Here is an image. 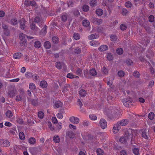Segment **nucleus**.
Returning a JSON list of instances; mask_svg holds the SVG:
<instances>
[{
  "instance_id": "1",
  "label": "nucleus",
  "mask_w": 155,
  "mask_h": 155,
  "mask_svg": "<svg viewBox=\"0 0 155 155\" xmlns=\"http://www.w3.org/2000/svg\"><path fill=\"white\" fill-rule=\"evenodd\" d=\"M132 129L126 130L124 131V136L121 137L119 139V141L121 143H125L127 140L131 139V143L132 144L135 143L133 137V131Z\"/></svg>"
},
{
  "instance_id": "2",
  "label": "nucleus",
  "mask_w": 155,
  "mask_h": 155,
  "mask_svg": "<svg viewBox=\"0 0 155 155\" xmlns=\"http://www.w3.org/2000/svg\"><path fill=\"white\" fill-rule=\"evenodd\" d=\"M108 110L106 111V114L111 120H113L114 118H116L118 117V114L119 113V111L118 109L113 108L111 109Z\"/></svg>"
},
{
  "instance_id": "3",
  "label": "nucleus",
  "mask_w": 155,
  "mask_h": 155,
  "mask_svg": "<svg viewBox=\"0 0 155 155\" xmlns=\"http://www.w3.org/2000/svg\"><path fill=\"white\" fill-rule=\"evenodd\" d=\"M17 93L16 89L14 87H11L8 92V96L10 97H14Z\"/></svg>"
},
{
  "instance_id": "4",
  "label": "nucleus",
  "mask_w": 155,
  "mask_h": 155,
  "mask_svg": "<svg viewBox=\"0 0 155 155\" xmlns=\"http://www.w3.org/2000/svg\"><path fill=\"white\" fill-rule=\"evenodd\" d=\"M133 100L130 97L127 98V99H124L122 100V102L124 106L126 107H129L130 104L132 103Z\"/></svg>"
},
{
  "instance_id": "5",
  "label": "nucleus",
  "mask_w": 155,
  "mask_h": 155,
  "mask_svg": "<svg viewBox=\"0 0 155 155\" xmlns=\"http://www.w3.org/2000/svg\"><path fill=\"white\" fill-rule=\"evenodd\" d=\"M2 28L4 34L6 36H8L10 35V31L7 25L5 24L2 25Z\"/></svg>"
},
{
  "instance_id": "6",
  "label": "nucleus",
  "mask_w": 155,
  "mask_h": 155,
  "mask_svg": "<svg viewBox=\"0 0 155 155\" xmlns=\"http://www.w3.org/2000/svg\"><path fill=\"white\" fill-rule=\"evenodd\" d=\"M10 144V142L8 140H0V146L8 147Z\"/></svg>"
},
{
  "instance_id": "7",
  "label": "nucleus",
  "mask_w": 155,
  "mask_h": 155,
  "mask_svg": "<svg viewBox=\"0 0 155 155\" xmlns=\"http://www.w3.org/2000/svg\"><path fill=\"white\" fill-rule=\"evenodd\" d=\"M30 28L32 30V31L35 33L39 31V29L36 26L34 22H32L30 25Z\"/></svg>"
},
{
  "instance_id": "8",
  "label": "nucleus",
  "mask_w": 155,
  "mask_h": 155,
  "mask_svg": "<svg viewBox=\"0 0 155 155\" xmlns=\"http://www.w3.org/2000/svg\"><path fill=\"white\" fill-rule=\"evenodd\" d=\"M91 21L95 24L100 25L102 24L103 20L101 19H98L93 17L91 19Z\"/></svg>"
},
{
  "instance_id": "9",
  "label": "nucleus",
  "mask_w": 155,
  "mask_h": 155,
  "mask_svg": "<svg viewBox=\"0 0 155 155\" xmlns=\"http://www.w3.org/2000/svg\"><path fill=\"white\" fill-rule=\"evenodd\" d=\"M24 92L23 89L20 90V94L17 95L15 98V100L16 101H20L22 100V97L23 95Z\"/></svg>"
},
{
  "instance_id": "10",
  "label": "nucleus",
  "mask_w": 155,
  "mask_h": 155,
  "mask_svg": "<svg viewBox=\"0 0 155 155\" xmlns=\"http://www.w3.org/2000/svg\"><path fill=\"white\" fill-rule=\"evenodd\" d=\"M69 120L71 122L74 124H78L79 122V118L77 117L74 116L70 117Z\"/></svg>"
},
{
  "instance_id": "11",
  "label": "nucleus",
  "mask_w": 155,
  "mask_h": 155,
  "mask_svg": "<svg viewBox=\"0 0 155 155\" xmlns=\"http://www.w3.org/2000/svg\"><path fill=\"white\" fill-rule=\"evenodd\" d=\"M120 129V125L118 123L114 125L113 129V131L114 134L117 133Z\"/></svg>"
},
{
  "instance_id": "12",
  "label": "nucleus",
  "mask_w": 155,
  "mask_h": 155,
  "mask_svg": "<svg viewBox=\"0 0 155 155\" xmlns=\"http://www.w3.org/2000/svg\"><path fill=\"white\" fill-rule=\"evenodd\" d=\"M100 124L101 127L103 129H104L107 127V123L104 119H101L100 121Z\"/></svg>"
},
{
  "instance_id": "13",
  "label": "nucleus",
  "mask_w": 155,
  "mask_h": 155,
  "mask_svg": "<svg viewBox=\"0 0 155 155\" xmlns=\"http://www.w3.org/2000/svg\"><path fill=\"white\" fill-rule=\"evenodd\" d=\"M26 21L24 19H21L20 21V28L23 30L25 29L26 28L25 24Z\"/></svg>"
},
{
  "instance_id": "14",
  "label": "nucleus",
  "mask_w": 155,
  "mask_h": 155,
  "mask_svg": "<svg viewBox=\"0 0 155 155\" xmlns=\"http://www.w3.org/2000/svg\"><path fill=\"white\" fill-rule=\"evenodd\" d=\"M108 47L106 45H103L100 46L98 48L99 50L101 52L108 50Z\"/></svg>"
},
{
  "instance_id": "15",
  "label": "nucleus",
  "mask_w": 155,
  "mask_h": 155,
  "mask_svg": "<svg viewBox=\"0 0 155 155\" xmlns=\"http://www.w3.org/2000/svg\"><path fill=\"white\" fill-rule=\"evenodd\" d=\"M84 77L87 79H91L92 77L90 75L89 72L87 69L84 70Z\"/></svg>"
},
{
  "instance_id": "16",
  "label": "nucleus",
  "mask_w": 155,
  "mask_h": 155,
  "mask_svg": "<svg viewBox=\"0 0 155 155\" xmlns=\"http://www.w3.org/2000/svg\"><path fill=\"white\" fill-rule=\"evenodd\" d=\"M8 22L13 25H15L18 24V22L17 19L13 18L12 19Z\"/></svg>"
},
{
  "instance_id": "17",
  "label": "nucleus",
  "mask_w": 155,
  "mask_h": 155,
  "mask_svg": "<svg viewBox=\"0 0 155 155\" xmlns=\"http://www.w3.org/2000/svg\"><path fill=\"white\" fill-rule=\"evenodd\" d=\"M33 106H37L38 105V99L36 98L35 99H31L30 101Z\"/></svg>"
},
{
  "instance_id": "18",
  "label": "nucleus",
  "mask_w": 155,
  "mask_h": 155,
  "mask_svg": "<svg viewBox=\"0 0 155 155\" xmlns=\"http://www.w3.org/2000/svg\"><path fill=\"white\" fill-rule=\"evenodd\" d=\"M148 131L147 130H144L142 132V136L143 137L146 139H147L148 138Z\"/></svg>"
},
{
  "instance_id": "19",
  "label": "nucleus",
  "mask_w": 155,
  "mask_h": 155,
  "mask_svg": "<svg viewBox=\"0 0 155 155\" xmlns=\"http://www.w3.org/2000/svg\"><path fill=\"white\" fill-rule=\"evenodd\" d=\"M64 65V64L63 63H61L60 62H57L55 64L56 67L59 69H61L62 67Z\"/></svg>"
},
{
  "instance_id": "20",
  "label": "nucleus",
  "mask_w": 155,
  "mask_h": 155,
  "mask_svg": "<svg viewBox=\"0 0 155 155\" xmlns=\"http://www.w3.org/2000/svg\"><path fill=\"white\" fill-rule=\"evenodd\" d=\"M128 120L127 119L122 120L118 122L120 126H124L127 124Z\"/></svg>"
},
{
  "instance_id": "21",
  "label": "nucleus",
  "mask_w": 155,
  "mask_h": 155,
  "mask_svg": "<svg viewBox=\"0 0 155 155\" xmlns=\"http://www.w3.org/2000/svg\"><path fill=\"white\" fill-rule=\"evenodd\" d=\"M89 73L91 77V76H95L97 74L96 71L94 68L91 69L89 71Z\"/></svg>"
},
{
  "instance_id": "22",
  "label": "nucleus",
  "mask_w": 155,
  "mask_h": 155,
  "mask_svg": "<svg viewBox=\"0 0 155 155\" xmlns=\"http://www.w3.org/2000/svg\"><path fill=\"white\" fill-rule=\"evenodd\" d=\"M99 37L96 34H92L88 36V38L89 40L97 38Z\"/></svg>"
},
{
  "instance_id": "23",
  "label": "nucleus",
  "mask_w": 155,
  "mask_h": 155,
  "mask_svg": "<svg viewBox=\"0 0 155 155\" xmlns=\"http://www.w3.org/2000/svg\"><path fill=\"white\" fill-rule=\"evenodd\" d=\"M40 85L42 87L45 88L47 87L48 86V84L47 82L45 81H41Z\"/></svg>"
},
{
  "instance_id": "24",
  "label": "nucleus",
  "mask_w": 155,
  "mask_h": 155,
  "mask_svg": "<svg viewBox=\"0 0 155 155\" xmlns=\"http://www.w3.org/2000/svg\"><path fill=\"white\" fill-rule=\"evenodd\" d=\"M62 103L60 101L56 102L54 104V108H58L62 107Z\"/></svg>"
},
{
  "instance_id": "25",
  "label": "nucleus",
  "mask_w": 155,
  "mask_h": 155,
  "mask_svg": "<svg viewBox=\"0 0 155 155\" xmlns=\"http://www.w3.org/2000/svg\"><path fill=\"white\" fill-rule=\"evenodd\" d=\"M80 95L81 97H84L86 94V91L84 89H81L79 91Z\"/></svg>"
},
{
  "instance_id": "26",
  "label": "nucleus",
  "mask_w": 155,
  "mask_h": 155,
  "mask_svg": "<svg viewBox=\"0 0 155 155\" xmlns=\"http://www.w3.org/2000/svg\"><path fill=\"white\" fill-rule=\"evenodd\" d=\"M21 54L20 53H17L14 54L13 55V57L16 59H19L21 58Z\"/></svg>"
},
{
  "instance_id": "27",
  "label": "nucleus",
  "mask_w": 155,
  "mask_h": 155,
  "mask_svg": "<svg viewBox=\"0 0 155 155\" xmlns=\"http://www.w3.org/2000/svg\"><path fill=\"white\" fill-rule=\"evenodd\" d=\"M83 25L85 27H89L90 25V22L87 20H84L83 21Z\"/></svg>"
},
{
  "instance_id": "28",
  "label": "nucleus",
  "mask_w": 155,
  "mask_h": 155,
  "mask_svg": "<svg viewBox=\"0 0 155 155\" xmlns=\"http://www.w3.org/2000/svg\"><path fill=\"white\" fill-rule=\"evenodd\" d=\"M41 44L39 41H36L34 43L35 47L37 48H39L41 46Z\"/></svg>"
},
{
  "instance_id": "29",
  "label": "nucleus",
  "mask_w": 155,
  "mask_h": 155,
  "mask_svg": "<svg viewBox=\"0 0 155 155\" xmlns=\"http://www.w3.org/2000/svg\"><path fill=\"white\" fill-rule=\"evenodd\" d=\"M66 134L70 138H73L74 137V134L72 131H68Z\"/></svg>"
},
{
  "instance_id": "30",
  "label": "nucleus",
  "mask_w": 155,
  "mask_h": 155,
  "mask_svg": "<svg viewBox=\"0 0 155 155\" xmlns=\"http://www.w3.org/2000/svg\"><path fill=\"white\" fill-rule=\"evenodd\" d=\"M126 63L128 66L132 65L134 64L133 61L129 59H127L126 60Z\"/></svg>"
},
{
  "instance_id": "31",
  "label": "nucleus",
  "mask_w": 155,
  "mask_h": 155,
  "mask_svg": "<svg viewBox=\"0 0 155 155\" xmlns=\"http://www.w3.org/2000/svg\"><path fill=\"white\" fill-rule=\"evenodd\" d=\"M27 36L23 33H20L19 34V39L20 40H23V39H26V38Z\"/></svg>"
},
{
  "instance_id": "32",
  "label": "nucleus",
  "mask_w": 155,
  "mask_h": 155,
  "mask_svg": "<svg viewBox=\"0 0 155 155\" xmlns=\"http://www.w3.org/2000/svg\"><path fill=\"white\" fill-rule=\"evenodd\" d=\"M44 46L47 49H49L51 47V45L48 41H46L44 44Z\"/></svg>"
},
{
  "instance_id": "33",
  "label": "nucleus",
  "mask_w": 155,
  "mask_h": 155,
  "mask_svg": "<svg viewBox=\"0 0 155 155\" xmlns=\"http://www.w3.org/2000/svg\"><path fill=\"white\" fill-rule=\"evenodd\" d=\"M96 13L98 16H101L103 14V12L102 9H98L96 10Z\"/></svg>"
},
{
  "instance_id": "34",
  "label": "nucleus",
  "mask_w": 155,
  "mask_h": 155,
  "mask_svg": "<svg viewBox=\"0 0 155 155\" xmlns=\"http://www.w3.org/2000/svg\"><path fill=\"white\" fill-rule=\"evenodd\" d=\"M29 142L31 144H34L36 142V139L34 137H31L28 140Z\"/></svg>"
},
{
  "instance_id": "35",
  "label": "nucleus",
  "mask_w": 155,
  "mask_h": 155,
  "mask_svg": "<svg viewBox=\"0 0 155 155\" xmlns=\"http://www.w3.org/2000/svg\"><path fill=\"white\" fill-rule=\"evenodd\" d=\"M53 140L56 143H58L60 140V138L58 136H55L53 137Z\"/></svg>"
},
{
  "instance_id": "36",
  "label": "nucleus",
  "mask_w": 155,
  "mask_h": 155,
  "mask_svg": "<svg viewBox=\"0 0 155 155\" xmlns=\"http://www.w3.org/2000/svg\"><path fill=\"white\" fill-rule=\"evenodd\" d=\"M90 5L92 6H95L97 5V2L95 0H91L90 2Z\"/></svg>"
},
{
  "instance_id": "37",
  "label": "nucleus",
  "mask_w": 155,
  "mask_h": 155,
  "mask_svg": "<svg viewBox=\"0 0 155 155\" xmlns=\"http://www.w3.org/2000/svg\"><path fill=\"white\" fill-rule=\"evenodd\" d=\"M74 52L76 54H79L81 52V49L79 47H76L74 49Z\"/></svg>"
},
{
  "instance_id": "38",
  "label": "nucleus",
  "mask_w": 155,
  "mask_h": 155,
  "mask_svg": "<svg viewBox=\"0 0 155 155\" xmlns=\"http://www.w3.org/2000/svg\"><path fill=\"white\" fill-rule=\"evenodd\" d=\"M73 37L75 39L78 40L80 38V35L78 33H75L73 35Z\"/></svg>"
},
{
  "instance_id": "39",
  "label": "nucleus",
  "mask_w": 155,
  "mask_h": 155,
  "mask_svg": "<svg viewBox=\"0 0 155 155\" xmlns=\"http://www.w3.org/2000/svg\"><path fill=\"white\" fill-rule=\"evenodd\" d=\"M89 7L88 5H84L83 6V10L84 11L87 12L89 11Z\"/></svg>"
},
{
  "instance_id": "40",
  "label": "nucleus",
  "mask_w": 155,
  "mask_h": 155,
  "mask_svg": "<svg viewBox=\"0 0 155 155\" xmlns=\"http://www.w3.org/2000/svg\"><path fill=\"white\" fill-rule=\"evenodd\" d=\"M97 155H103L104 153V151L102 149H98L96 151Z\"/></svg>"
},
{
  "instance_id": "41",
  "label": "nucleus",
  "mask_w": 155,
  "mask_h": 155,
  "mask_svg": "<svg viewBox=\"0 0 155 155\" xmlns=\"http://www.w3.org/2000/svg\"><path fill=\"white\" fill-rule=\"evenodd\" d=\"M90 45L92 46H96L97 45H99V43L96 42L95 41H91L90 42Z\"/></svg>"
},
{
  "instance_id": "42",
  "label": "nucleus",
  "mask_w": 155,
  "mask_h": 155,
  "mask_svg": "<svg viewBox=\"0 0 155 155\" xmlns=\"http://www.w3.org/2000/svg\"><path fill=\"white\" fill-rule=\"evenodd\" d=\"M6 116L9 118L11 117L12 116V114L11 110H8L6 113Z\"/></svg>"
},
{
  "instance_id": "43",
  "label": "nucleus",
  "mask_w": 155,
  "mask_h": 155,
  "mask_svg": "<svg viewBox=\"0 0 155 155\" xmlns=\"http://www.w3.org/2000/svg\"><path fill=\"white\" fill-rule=\"evenodd\" d=\"M117 53L119 55L122 54L123 53V49L121 48H119L116 50Z\"/></svg>"
},
{
  "instance_id": "44",
  "label": "nucleus",
  "mask_w": 155,
  "mask_h": 155,
  "mask_svg": "<svg viewBox=\"0 0 155 155\" xmlns=\"http://www.w3.org/2000/svg\"><path fill=\"white\" fill-rule=\"evenodd\" d=\"M133 151L135 155H138L139 154V149L138 148H134L133 149Z\"/></svg>"
},
{
  "instance_id": "45",
  "label": "nucleus",
  "mask_w": 155,
  "mask_h": 155,
  "mask_svg": "<svg viewBox=\"0 0 155 155\" xmlns=\"http://www.w3.org/2000/svg\"><path fill=\"white\" fill-rule=\"evenodd\" d=\"M133 75L134 76L137 78H139L140 76V74L137 71H135L133 73Z\"/></svg>"
},
{
  "instance_id": "46",
  "label": "nucleus",
  "mask_w": 155,
  "mask_h": 155,
  "mask_svg": "<svg viewBox=\"0 0 155 155\" xmlns=\"http://www.w3.org/2000/svg\"><path fill=\"white\" fill-rule=\"evenodd\" d=\"M117 74L119 77H122L124 75V72L123 71H120L118 72Z\"/></svg>"
},
{
  "instance_id": "47",
  "label": "nucleus",
  "mask_w": 155,
  "mask_h": 155,
  "mask_svg": "<svg viewBox=\"0 0 155 155\" xmlns=\"http://www.w3.org/2000/svg\"><path fill=\"white\" fill-rule=\"evenodd\" d=\"M29 87L31 90H33L35 89V84L32 83H30Z\"/></svg>"
},
{
  "instance_id": "48",
  "label": "nucleus",
  "mask_w": 155,
  "mask_h": 155,
  "mask_svg": "<svg viewBox=\"0 0 155 155\" xmlns=\"http://www.w3.org/2000/svg\"><path fill=\"white\" fill-rule=\"evenodd\" d=\"M125 6L128 8H130L132 6V4L129 1L127 2L125 4Z\"/></svg>"
},
{
  "instance_id": "49",
  "label": "nucleus",
  "mask_w": 155,
  "mask_h": 155,
  "mask_svg": "<svg viewBox=\"0 0 155 155\" xmlns=\"http://www.w3.org/2000/svg\"><path fill=\"white\" fill-rule=\"evenodd\" d=\"M27 42L26 39H23V40H20V43L21 46H25Z\"/></svg>"
},
{
  "instance_id": "50",
  "label": "nucleus",
  "mask_w": 155,
  "mask_h": 155,
  "mask_svg": "<svg viewBox=\"0 0 155 155\" xmlns=\"http://www.w3.org/2000/svg\"><path fill=\"white\" fill-rule=\"evenodd\" d=\"M62 21L65 22L67 20V15L66 14H63L61 17Z\"/></svg>"
},
{
  "instance_id": "51",
  "label": "nucleus",
  "mask_w": 155,
  "mask_h": 155,
  "mask_svg": "<svg viewBox=\"0 0 155 155\" xmlns=\"http://www.w3.org/2000/svg\"><path fill=\"white\" fill-rule=\"evenodd\" d=\"M73 13L74 15L76 16H78L80 15L78 10L77 9H75L74 10Z\"/></svg>"
},
{
  "instance_id": "52",
  "label": "nucleus",
  "mask_w": 155,
  "mask_h": 155,
  "mask_svg": "<svg viewBox=\"0 0 155 155\" xmlns=\"http://www.w3.org/2000/svg\"><path fill=\"white\" fill-rule=\"evenodd\" d=\"M128 12V11L126 8H123L122 10L121 13L124 15H126Z\"/></svg>"
},
{
  "instance_id": "53",
  "label": "nucleus",
  "mask_w": 155,
  "mask_h": 155,
  "mask_svg": "<svg viewBox=\"0 0 155 155\" xmlns=\"http://www.w3.org/2000/svg\"><path fill=\"white\" fill-rule=\"evenodd\" d=\"M154 114L152 112H150L148 115V117L150 120H152L153 119Z\"/></svg>"
},
{
  "instance_id": "54",
  "label": "nucleus",
  "mask_w": 155,
  "mask_h": 155,
  "mask_svg": "<svg viewBox=\"0 0 155 155\" xmlns=\"http://www.w3.org/2000/svg\"><path fill=\"white\" fill-rule=\"evenodd\" d=\"M20 139L21 140H23L25 139V136L23 132H20L19 133Z\"/></svg>"
},
{
  "instance_id": "55",
  "label": "nucleus",
  "mask_w": 155,
  "mask_h": 155,
  "mask_svg": "<svg viewBox=\"0 0 155 155\" xmlns=\"http://www.w3.org/2000/svg\"><path fill=\"white\" fill-rule=\"evenodd\" d=\"M38 116L39 118L42 119L44 116V113L42 111H40L38 112Z\"/></svg>"
},
{
  "instance_id": "56",
  "label": "nucleus",
  "mask_w": 155,
  "mask_h": 155,
  "mask_svg": "<svg viewBox=\"0 0 155 155\" xmlns=\"http://www.w3.org/2000/svg\"><path fill=\"white\" fill-rule=\"evenodd\" d=\"M32 74L29 72H27L25 74V76L27 78H30L31 77Z\"/></svg>"
},
{
  "instance_id": "57",
  "label": "nucleus",
  "mask_w": 155,
  "mask_h": 155,
  "mask_svg": "<svg viewBox=\"0 0 155 155\" xmlns=\"http://www.w3.org/2000/svg\"><path fill=\"white\" fill-rule=\"evenodd\" d=\"M89 117L90 119L92 120H95L97 118V116L94 114H90Z\"/></svg>"
},
{
  "instance_id": "58",
  "label": "nucleus",
  "mask_w": 155,
  "mask_h": 155,
  "mask_svg": "<svg viewBox=\"0 0 155 155\" xmlns=\"http://www.w3.org/2000/svg\"><path fill=\"white\" fill-rule=\"evenodd\" d=\"M52 41L54 43H57L58 42V39L56 37H53L52 38Z\"/></svg>"
},
{
  "instance_id": "59",
  "label": "nucleus",
  "mask_w": 155,
  "mask_h": 155,
  "mask_svg": "<svg viewBox=\"0 0 155 155\" xmlns=\"http://www.w3.org/2000/svg\"><path fill=\"white\" fill-rule=\"evenodd\" d=\"M110 38L111 41H115L117 39V37L116 35H111L110 36Z\"/></svg>"
},
{
  "instance_id": "60",
  "label": "nucleus",
  "mask_w": 155,
  "mask_h": 155,
  "mask_svg": "<svg viewBox=\"0 0 155 155\" xmlns=\"http://www.w3.org/2000/svg\"><path fill=\"white\" fill-rule=\"evenodd\" d=\"M126 25L124 24H122L120 26V28L121 30L124 31L127 28Z\"/></svg>"
},
{
  "instance_id": "61",
  "label": "nucleus",
  "mask_w": 155,
  "mask_h": 155,
  "mask_svg": "<svg viewBox=\"0 0 155 155\" xmlns=\"http://www.w3.org/2000/svg\"><path fill=\"white\" fill-rule=\"evenodd\" d=\"M154 81H151L149 82L148 86L149 88H151L154 85Z\"/></svg>"
},
{
  "instance_id": "62",
  "label": "nucleus",
  "mask_w": 155,
  "mask_h": 155,
  "mask_svg": "<svg viewBox=\"0 0 155 155\" xmlns=\"http://www.w3.org/2000/svg\"><path fill=\"white\" fill-rule=\"evenodd\" d=\"M48 126L51 130L53 131L54 130V128L53 127H52V124L50 122H48Z\"/></svg>"
},
{
  "instance_id": "63",
  "label": "nucleus",
  "mask_w": 155,
  "mask_h": 155,
  "mask_svg": "<svg viewBox=\"0 0 155 155\" xmlns=\"http://www.w3.org/2000/svg\"><path fill=\"white\" fill-rule=\"evenodd\" d=\"M41 19L38 16L35 17L34 20V21L36 23H39L41 22Z\"/></svg>"
},
{
  "instance_id": "64",
  "label": "nucleus",
  "mask_w": 155,
  "mask_h": 155,
  "mask_svg": "<svg viewBox=\"0 0 155 155\" xmlns=\"http://www.w3.org/2000/svg\"><path fill=\"white\" fill-rule=\"evenodd\" d=\"M74 76L72 73H69L67 74V77L71 79H73L74 78Z\"/></svg>"
}]
</instances>
